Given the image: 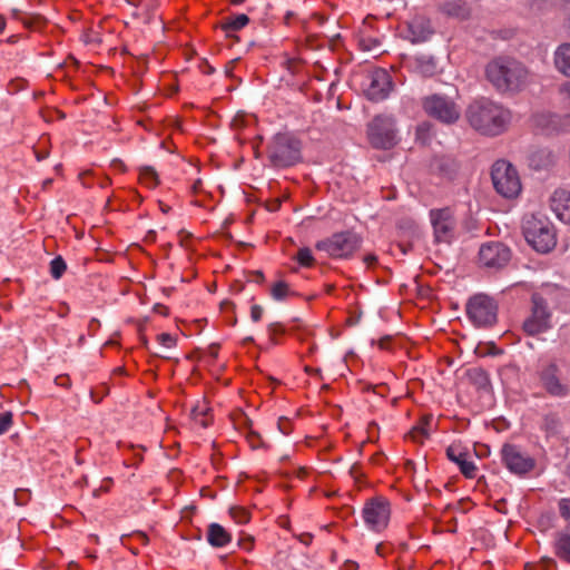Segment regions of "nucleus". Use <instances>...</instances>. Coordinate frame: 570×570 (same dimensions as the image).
<instances>
[{
	"label": "nucleus",
	"instance_id": "4c0bfd02",
	"mask_svg": "<svg viewBox=\"0 0 570 570\" xmlns=\"http://www.w3.org/2000/svg\"><path fill=\"white\" fill-rule=\"evenodd\" d=\"M297 263L303 267H311L314 264V257L309 248H299L296 254Z\"/></svg>",
	"mask_w": 570,
	"mask_h": 570
},
{
	"label": "nucleus",
	"instance_id": "dca6fc26",
	"mask_svg": "<svg viewBox=\"0 0 570 570\" xmlns=\"http://www.w3.org/2000/svg\"><path fill=\"white\" fill-rule=\"evenodd\" d=\"M511 258V250L500 242H489L483 244L479 250V262L488 268H502Z\"/></svg>",
	"mask_w": 570,
	"mask_h": 570
},
{
	"label": "nucleus",
	"instance_id": "0eeeda50",
	"mask_svg": "<svg viewBox=\"0 0 570 570\" xmlns=\"http://www.w3.org/2000/svg\"><path fill=\"white\" fill-rule=\"evenodd\" d=\"M552 313L547 299L539 293H533L530 301L529 314L522 322V330L529 336L547 332L552 327Z\"/></svg>",
	"mask_w": 570,
	"mask_h": 570
},
{
	"label": "nucleus",
	"instance_id": "052dcab7",
	"mask_svg": "<svg viewBox=\"0 0 570 570\" xmlns=\"http://www.w3.org/2000/svg\"><path fill=\"white\" fill-rule=\"evenodd\" d=\"M6 24V18L2 14H0V33L4 31Z\"/></svg>",
	"mask_w": 570,
	"mask_h": 570
},
{
	"label": "nucleus",
	"instance_id": "338daca9",
	"mask_svg": "<svg viewBox=\"0 0 570 570\" xmlns=\"http://www.w3.org/2000/svg\"><path fill=\"white\" fill-rule=\"evenodd\" d=\"M115 372H116V373H119V374H124L125 370H124V367H117V368L115 370Z\"/></svg>",
	"mask_w": 570,
	"mask_h": 570
},
{
	"label": "nucleus",
	"instance_id": "3c124183",
	"mask_svg": "<svg viewBox=\"0 0 570 570\" xmlns=\"http://www.w3.org/2000/svg\"><path fill=\"white\" fill-rule=\"evenodd\" d=\"M298 539H299V541L303 544L309 546L312 543V540H313V534H311V533H302Z\"/></svg>",
	"mask_w": 570,
	"mask_h": 570
},
{
	"label": "nucleus",
	"instance_id": "b1692460",
	"mask_svg": "<svg viewBox=\"0 0 570 570\" xmlns=\"http://www.w3.org/2000/svg\"><path fill=\"white\" fill-rule=\"evenodd\" d=\"M553 63L560 73L570 78V42H563L557 47Z\"/></svg>",
	"mask_w": 570,
	"mask_h": 570
},
{
	"label": "nucleus",
	"instance_id": "0e129e2a",
	"mask_svg": "<svg viewBox=\"0 0 570 570\" xmlns=\"http://www.w3.org/2000/svg\"><path fill=\"white\" fill-rule=\"evenodd\" d=\"M110 184H111L110 178L106 177V178H104V179L101 180V183H100V187H101V188H104V187H106V186H109Z\"/></svg>",
	"mask_w": 570,
	"mask_h": 570
},
{
	"label": "nucleus",
	"instance_id": "09e8293b",
	"mask_svg": "<svg viewBox=\"0 0 570 570\" xmlns=\"http://www.w3.org/2000/svg\"><path fill=\"white\" fill-rule=\"evenodd\" d=\"M357 569H358V564H357V562H355L353 560H346L341 567V570H357Z\"/></svg>",
	"mask_w": 570,
	"mask_h": 570
},
{
	"label": "nucleus",
	"instance_id": "423d86ee",
	"mask_svg": "<svg viewBox=\"0 0 570 570\" xmlns=\"http://www.w3.org/2000/svg\"><path fill=\"white\" fill-rule=\"evenodd\" d=\"M423 111L444 125H453L461 117V108L456 101L443 94H432L422 98Z\"/></svg>",
	"mask_w": 570,
	"mask_h": 570
},
{
	"label": "nucleus",
	"instance_id": "9d476101",
	"mask_svg": "<svg viewBox=\"0 0 570 570\" xmlns=\"http://www.w3.org/2000/svg\"><path fill=\"white\" fill-rule=\"evenodd\" d=\"M367 137L376 149H391L396 145L395 119L392 116L377 115L367 125Z\"/></svg>",
	"mask_w": 570,
	"mask_h": 570
},
{
	"label": "nucleus",
	"instance_id": "8fccbe9b",
	"mask_svg": "<svg viewBox=\"0 0 570 570\" xmlns=\"http://www.w3.org/2000/svg\"><path fill=\"white\" fill-rule=\"evenodd\" d=\"M132 535L137 538L142 544H148L149 542L147 534L142 531H136Z\"/></svg>",
	"mask_w": 570,
	"mask_h": 570
},
{
	"label": "nucleus",
	"instance_id": "a19ab883",
	"mask_svg": "<svg viewBox=\"0 0 570 570\" xmlns=\"http://www.w3.org/2000/svg\"><path fill=\"white\" fill-rule=\"evenodd\" d=\"M157 341L167 348H173L176 346V338L171 336L169 333H161L157 336Z\"/></svg>",
	"mask_w": 570,
	"mask_h": 570
},
{
	"label": "nucleus",
	"instance_id": "e2e57ef3",
	"mask_svg": "<svg viewBox=\"0 0 570 570\" xmlns=\"http://www.w3.org/2000/svg\"><path fill=\"white\" fill-rule=\"evenodd\" d=\"M214 71H215V69L212 66H209L208 63L206 65L205 69L203 70V72L206 75H212Z\"/></svg>",
	"mask_w": 570,
	"mask_h": 570
},
{
	"label": "nucleus",
	"instance_id": "f3484780",
	"mask_svg": "<svg viewBox=\"0 0 570 570\" xmlns=\"http://www.w3.org/2000/svg\"><path fill=\"white\" fill-rule=\"evenodd\" d=\"M406 38L413 43L428 41L434 33L431 20L425 16H414L406 23Z\"/></svg>",
	"mask_w": 570,
	"mask_h": 570
},
{
	"label": "nucleus",
	"instance_id": "bf43d9fd",
	"mask_svg": "<svg viewBox=\"0 0 570 570\" xmlns=\"http://www.w3.org/2000/svg\"><path fill=\"white\" fill-rule=\"evenodd\" d=\"M389 342H390V337L381 338L380 342H379V346L381 348H387Z\"/></svg>",
	"mask_w": 570,
	"mask_h": 570
},
{
	"label": "nucleus",
	"instance_id": "c756f323",
	"mask_svg": "<svg viewBox=\"0 0 570 570\" xmlns=\"http://www.w3.org/2000/svg\"><path fill=\"white\" fill-rule=\"evenodd\" d=\"M139 181L146 187L154 189L159 185V176L151 166H141L139 168Z\"/></svg>",
	"mask_w": 570,
	"mask_h": 570
},
{
	"label": "nucleus",
	"instance_id": "7ed1b4c3",
	"mask_svg": "<svg viewBox=\"0 0 570 570\" xmlns=\"http://www.w3.org/2000/svg\"><path fill=\"white\" fill-rule=\"evenodd\" d=\"M522 233L528 244L538 253L547 254L557 245L554 226L542 214H525L522 218Z\"/></svg>",
	"mask_w": 570,
	"mask_h": 570
},
{
	"label": "nucleus",
	"instance_id": "1a4fd4ad",
	"mask_svg": "<svg viewBox=\"0 0 570 570\" xmlns=\"http://www.w3.org/2000/svg\"><path fill=\"white\" fill-rule=\"evenodd\" d=\"M494 189L504 198H515L521 191V181L517 169L505 160H497L491 170Z\"/></svg>",
	"mask_w": 570,
	"mask_h": 570
},
{
	"label": "nucleus",
	"instance_id": "412c9836",
	"mask_svg": "<svg viewBox=\"0 0 570 570\" xmlns=\"http://www.w3.org/2000/svg\"><path fill=\"white\" fill-rule=\"evenodd\" d=\"M411 68L422 77H433L438 72V62L433 56L417 55L411 60Z\"/></svg>",
	"mask_w": 570,
	"mask_h": 570
},
{
	"label": "nucleus",
	"instance_id": "6e6552de",
	"mask_svg": "<svg viewBox=\"0 0 570 570\" xmlns=\"http://www.w3.org/2000/svg\"><path fill=\"white\" fill-rule=\"evenodd\" d=\"M465 309L468 318L476 327H492L498 321V304L485 294L472 296L468 301Z\"/></svg>",
	"mask_w": 570,
	"mask_h": 570
},
{
	"label": "nucleus",
	"instance_id": "f704fd0d",
	"mask_svg": "<svg viewBox=\"0 0 570 570\" xmlns=\"http://www.w3.org/2000/svg\"><path fill=\"white\" fill-rule=\"evenodd\" d=\"M66 269L67 264L61 256H57L50 262V275L55 279H59L63 275Z\"/></svg>",
	"mask_w": 570,
	"mask_h": 570
},
{
	"label": "nucleus",
	"instance_id": "f03ea898",
	"mask_svg": "<svg viewBox=\"0 0 570 570\" xmlns=\"http://www.w3.org/2000/svg\"><path fill=\"white\" fill-rule=\"evenodd\" d=\"M488 81L501 94H515L530 82L529 69L519 60L498 57L485 67Z\"/></svg>",
	"mask_w": 570,
	"mask_h": 570
},
{
	"label": "nucleus",
	"instance_id": "79ce46f5",
	"mask_svg": "<svg viewBox=\"0 0 570 570\" xmlns=\"http://www.w3.org/2000/svg\"><path fill=\"white\" fill-rule=\"evenodd\" d=\"M263 313H264V308L258 305V304H254L252 305L250 307V318L253 322H259L263 317Z\"/></svg>",
	"mask_w": 570,
	"mask_h": 570
},
{
	"label": "nucleus",
	"instance_id": "2eb2a0df",
	"mask_svg": "<svg viewBox=\"0 0 570 570\" xmlns=\"http://www.w3.org/2000/svg\"><path fill=\"white\" fill-rule=\"evenodd\" d=\"M501 460L504 466L514 474L522 475L530 472L534 465V460L522 452L514 444L505 443L501 449Z\"/></svg>",
	"mask_w": 570,
	"mask_h": 570
},
{
	"label": "nucleus",
	"instance_id": "4468645a",
	"mask_svg": "<svg viewBox=\"0 0 570 570\" xmlns=\"http://www.w3.org/2000/svg\"><path fill=\"white\" fill-rule=\"evenodd\" d=\"M430 220L436 243L450 244L454 239L456 220L453 212L449 207L431 209Z\"/></svg>",
	"mask_w": 570,
	"mask_h": 570
},
{
	"label": "nucleus",
	"instance_id": "e433bc0d",
	"mask_svg": "<svg viewBox=\"0 0 570 570\" xmlns=\"http://www.w3.org/2000/svg\"><path fill=\"white\" fill-rule=\"evenodd\" d=\"M432 131L433 125L429 121H423L416 127V139L426 144L432 136Z\"/></svg>",
	"mask_w": 570,
	"mask_h": 570
},
{
	"label": "nucleus",
	"instance_id": "58836bf2",
	"mask_svg": "<svg viewBox=\"0 0 570 570\" xmlns=\"http://www.w3.org/2000/svg\"><path fill=\"white\" fill-rule=\"evenodd\" d=\"M558 510L560 517L570 522V498H562L558 501Z\"/></svg>",
	"mask_w": 570,
	"mask_h": 570
},
{
	"label": "nucleus",
	"instance_id": "49530a36",
	"mask_svg": "<svg viewBox=\"0 0 570 570\" xmlns=\"http://www.w3.org/2000/svg\"><path fill=\"white\" fill-rule=\"evenodd\" d=\"M144 456L140 453H137L134 455V462H128L127 460L124 461L125 466H134L138 468V465L142 462Z\"/></svg>",
	"mask_w": 570,
	"mask_h": 570
},
{
	"label": "nucleus",
	"instance_id": "5701e85b",
	"mask_svg": "<svg viewBox=\"0 0 570 570\" xmlns=\"http://www.w3.org/2000/svg\"><path fill=\"white\" fill-rule=\"evenodd\" d=\"M441 11L451 18L466 20L471 14V8L466 0H451L445 2Z\"/></svg>",
	"mask_w": 570,
	"mask_h": 570
},
{
	"label": "nucleus",
	"instance_id": "cd10ccee",
	"mask_svg": "<svg viewBox=\"0 0 570 570\" xmlns=\"http://www.w3.org/2000/svg\"><path fill=\"white\" fill-rule=\"evenodd\" d=\"M432 422L431 415H424L422 416L419 422L411 429L409 432V438L417 443H423L424 440H426L430 435L429 433V425Z\"/></svg>",
	"mask_w": 570,
	"mask_h": 570
},
{
	"label": "nucleus",
	"instance_id": "7c9ffc66",
	"mask_svg": "<svg viewBox=\"0 0 570 570\" xmlns=\"http://www.w3.org/2000/svg\"><path fill=\"white\" fill-rule=\"evenodd\" d=\"M296 293L291 289L289 285L284 281L275 282L271 287V296L275 301H285Z\"/></svg>",
	"mask_w": 570,
	"mask_h": 570
},
{
	"label": "nucleus",
	"instance_id": "c85d7f7f",
	"mask_svg": "<svg viewBox=\"0 0 570 570\" xmlns=\"http://www.w3.org/2000/svg\"><path fill=\"white\" fill-rule=\"evenodd\" d=\"M561 428L562 422L557 413H548L543 416L541 429L546 432L547 438L559 435Z\"/></svg>",
	"mask_w": 570,
	"mask_h": 570
},
{
	"label": "nucleus",
	"instance_id": "a211bd4d",
	"mask_svg": "<svg viewBox=\"0 0 570 570\" xmlns=\"http://www.w3.org/2000/svg\"><path fill=\"white\" fill-rule=\"evenodd\" d=\"M446 456L450 461L454 462L460 472L468 479H474L476 476V466L473 461L469 459V452L456 444H451L446 449Z\"/></svg>",
	"mask_w": 570,
	"mask_h": 570
},
{
	"label": "nucleus",
	"instance_id": "c9c22d12",
	"mask_svg": "<svg viewBox=\"0 0 570 570\" xmlns=\"http://www.w3.org/2000/svg\"><path fill=\"white\" fill-rule=\"evenodd\" d=\"M229 514L233 520L239 524H245L250 520V513L248 510L242 507H233L229 509Z\"/></svg>",
	"mask_w": 570,
	"mask_h": 570
},
{
	"label": "nucleus",
	"instance_id": "6ab92c4d",
	"mask_svg": "<svg viewBox=\"0 0 570 570\" xmlns=\"http://www.w3.org/2000/svg\"><path fill=\"white\" fill-rule=\"evenodd\" d=\"M550 207L561 222L570 224V190L556 189L550 198Z\"/></svg>",
	"mask_w": 570,
	"mask_h": 570
},
{
	"label": "nucleus",
	"instance_id": "69168bd1",
	"mask_svg": "<svg viewBox=\"0 0 570 570\" xmlns=\"http://www.w3.org/2000/svg\"><path fill=\"white\" fill-rule=\"evenodd\" d=\"M232 4L239 6L245 2V0H230Z\"/></svg>",
	"mask_w": 570,
	"mask_h": 570
},
{
	"label": "nucleus",
	"instance_id": "ddd939ff",
	"mask_svg": "<svg viewBox=\"0 0 570 570\" xmlns=\"http://www.w3.org/2000/svg\"><path fill=\"white\" fill-rule=\"evenodd\" d=\"M540 386L553 397H567L570 394L569 384L562 379L559 366L553 363H544L537 371Z\"/></svg>",
	"mask_w": 570,
	"mask_h": 570
},
{
	"label": "nucleus",
	"instance_id": "5fc2aeb1",
	"mask_svg": "<svg viewBox=\"0 0 570 570\" xmlns=\"http://www.w3.org/2000/svg\"><path fill=\"white\" fill-rule=\"evenodd\" d=\"M56 383L61 386H68L69 385V377L68 376H58L56 379Z\"/></svg>",
	"mask_w": 570,
	"mask_h": 570
},
{
	"label": "nucleus",
	"instance_id": "37998d69",
	"mask_svg": "<svg viewBox=\"0 0 570 570\" xmlns=\"http://www.w3.org/2000/svg\"><path fill=\"white\" fill-rule=\"evenodd\" d=\"M375 551L380 557L385 558L391 553L392 547L390 543L381 542L376 546Z\"/></svg>",
	"mask_w": 570,
	"mask_h": 570
},
{
	"label": "nucleus",
	"instance_id": "ea45409f",
	"mask_svg": "<svg viewBox=\"0 0 570 570\" xmlns=\"http://www.w3.org/2000/svg\"><path fill=\"white\" fill-rule=\"evenodd\" d=\"M12 413L11 412H3L0 413V435L6 433L12 425Z\"/></svg>",
	"mask_w": 570,
	"mask_h": 570
},
{
	"label": "nucleus",
	"instance_id": "6e6d98bb",
	"mask_svg": "<svg viewBox=\"0 0 570 570\" xmlns=\"http://www.w3.org/2000/svg\"><path fill=\"white\" fill-rule=\"evenodd\" d=\"M283 423L288 424V423H289V421H288L287 419H279V421H278V428H279V430H281L284 434H287V433H288V431H287V429H286V428H283Z\"/></svg>",
	"mask_w": 570,
	"mask_h": 570
},
{
	"label": "nucleus",
	"instance_id": "a878e982",
	"mask_svg": "<svg viewBox=\"0 0 570 570\" xmlns=\"http://www.w3.org/2000/svg\"><path fill=\"white\" fill-rule=\"evenodd\" d=\"M469 382L478 390L489 391L491 381L489 373L482 367H471L466 371Z\"/></svg>",
	"mask_w": 570,
	"mask_h": 570
},
{
	"label": "nucleus",
	"instance_id": "f8f14e48",
	"mask_svg": "<svg viewBox=\"0 0 570 570\" xmlns=\"http://www.w3.org/2000/svg\"><path fill=\"white\" fill-rule=\"evenodd\" d=\"M393 87L391 75L383 68L370 70L362 82L365 97L375 102L386 99Z\"/></svg>",
	"mask_w": 570,
	"mask_h": 570
},
{
	"label": "nucleus",
	"instance_id": "9b49d317",
	"mask_svg": "<svg viewBox=\"0 0 570 570\" xmlns=\"http://www.w3.org/2000/svg\"><path fill=\"white\" fill-rule=\"evenodd\" d=\"M362 518L366 528L374 532H382L389 525L391 518V503L382 495L365 501Z\"/></svg>",
	"mask_w": 570,
	"mask_h": 570
},
{
	"label": "nucleus",
	"instance_id": "4be33fe9",
	"mask_svg": "<svg viewBox=\"0 0 570 570\" xmlns=\"http://www.w3.org/2000/svg\"><path fill=\"white\" fill-rule=\"evenodd\" d=\"M207 541L214 548H223L230 543V533L219 523H210L207 529Z\"/></svg>",
	"mask_w": 570,
	"mask_h": 570
},
{
	"label": "nucleus",
	"instance_id": "2f4dec72",
	"mask_svg": "<svg viewBox=\"0 0 570 570\" xmlns=\"http://www.w3.org/2000/svg\"><path fill=\"white\" fill-rule=\"evenodd\" d=\"M558 102L562 111L570 116V81H566L558 88Z\"/></svg>",
	"mask_w": 570,
	"mask_h": 570
},
{
	"label": "nucleus",
	"instance_id": "20e7f679",
	"mask_svg": "<svg viewBox=\"0 0 570 570\" xmlns=\"http://www.w3.org/2000/svg\"><path fill=\"white\" fill-rule=\"evenodd\" d=\"M302 141L289 132L276 134L267 146V158L272 167L284 169L302 161Z\"/></svg>",
	"mask_w": 570,
	"mask_h": 570
},
{
	"label": "nucleus",
	"instance_id": "de8ad7c7",
	"mask_svg": "<svg viewBox=\"0 0 570 570\" xmlns=\"http://www.w3.org/2000/svg\"><path fill=\"white\" fill-rule=\"evenodd\" d=\"M190 190L194 195H197L199 193H202L203 190V180L200 178L196 179L191 187H190Z\"/></svg>",
	"mask_w": 570,
	"mask_h": 570
},
{
	"label": "nucleus",
	"instance_id": "680f3d73",
	"mask_svg": "<svg viewBox=\"0 0 570 570\" xmlns=\"http://www.w3.org/2000/svg\"><path fill=\"white\" fill-rule=\"evenodd\" d=\"M100 325L99 321L97 318H91L89 323V330H92L94 327H98Z\"/></svg>",
	"mask_w": 570,
	"mask_h": 570
},
{
	"label": "nucleus",
	"instance_id": "72a5a7b5",
	"mask_svg": "<svg viewBox=\"0 0 570 570\" xmlns=\"http://www.w3.org/2000/svg\"><path fill=\"white\" fill-rule=\"evenodd\" d=\"M267 333L271 342L276 345L279 344L278 337L286 333V327L279 322H274L267 326Z\"/></svg>",
	"mask_w": 570,
	"mask_h": 570
},
{
	"label": "nucleus",
	"instance_id": "f257e3e1",
	"mask_svg": "<svg viewBox=\"0 0 570 570\" xmlns=\"http://www.w3.org/2000/svg\"><path fill=\"white\" fill-rule=\"evenodd\" d=\"M465 116L474 130L490 137L507 131L512 120V114L508 108L485 98L471 102Z\"/></svg>",
	"mask_w": 570,
	"mask_h": 570
},
{
	"label": "nucleus",
	"instance_id": "473e14b6",
	"mask_svg": "<svg viewBox=\"0 0 570 570\" xmlns=\"http://www.w3.org/2000/svg\"><path fill=\"white\" fill-rule=\"evenodd\" d=\"M82 41L86 43V45H89V46H94V47H99L101 43H102V36L101 33L99 32V30L95 29V28H89L87 29L83 33H82V37H81Z\"/></svg>",
	"mask_w": 570,
	"mask_h": 570
},
{
	"label": "nucleus",
	"instance_id": "4d7b16f0",
	"mask_svg": "<svg viewBox=\"0 0 570 570\" xmlns=\"http://www.w3.org/2000/svg\"><path fill=\"white\" fill-rule=\"evenodd\" d=\"M248 441H249V443H250V445H252L253 448H257V446H258V444L256 443V441H257V442L259 441V436H258V435H256V434H252V435L249 436Z\"/></svg>",
	"mask_w": 570,
	"mask_h": 570
},
{
	"label": "nucleus",
	"instance_id": "39448f33",
	"mask_svg": "<svg viewBox=\"0 0 570 570\" xmlns=\"http://www.w3.org/2000/svg\"><path fill=\"white\" fill-rule=\"evenodd\" d=\"M362 243L361 235L353 230H344L317 242L315 247L317 250L326 253L331 258L347 259L361 248Z\"/></svg>",
	"mask_w": 570,
	"mask_h": 570
},
{
	"label": "nucleus",
	"instance_id": "864d4df0",
	"mask_svg": "<svg viewBox=\"0 0 570 570\" xmlns=\"http://www.w3.org/2000/svg\"><path fill=\"white\" fill-rule=\"evenodd\" d=\"M206 412H207V410H206L205 407H202V409H200V407H198V406H195V407L193 409V411H191L193 416H194V419H195L196 421H198V420H199V419H198V416H200V415H205V414H206Z\"/></svg>",
	"mask_w": 570,
	"mask_h": 570
},
{
	"label": "nucleus",
	"instance_id": "13d9d810",
	"mask_svg": "<svg viewBox=\"0 0 570 570\" xmlns=\"http://www.w3.org/2000/svg\"><path fill=\"white\" fill-rule=\"evenodd\" d=\"M307 474H308V470L306 468H299L298 471H297V476L299 479L306 478Z\"/></svg>",
	"mask_w": 570,
	"mask_h": 570
},
{
	"label": "nucleus",
	"instance_id": "603ef678",
	"mask_svg": "<svg viewBox=\"0 0 570 570\" xmlns=\"http://www.w3.org/2000/svg\"><path fill=\"white\" fill-rule=\"evenodd\" d=\"M298 65H299V60H297V59L286 60L287 69L291 70L292 72H295L297 70Z\"/></svg>",
	"mask_w": 570,
	"mask_h": 570
},
{
	"label": "nucleus",
	"instance_id": "393cba45",
	"mask_svg": "<svg viewBox=\"0 0 570 570\" xmlns=\"http://www.w3.org/2000/svg\"><path fill=\"white\" fill-rule=\"evenodd\" d=\"M554 554L564 562L570 563V532L560 531L556 534L553 543Z\"/></svg>",
	"mask_w": 570,
	"mask_h": 570
},
{
	"label": "nucleus",
	"instance_id": "aec40b11",
	"mask_svg": "<svg viewBox=\"0 0 570 570\" xmlns=\"http://www.w3.org/2000/svg\"><path fill=\"white\" fill-rule=\"evenodd\" d=\"M432 168L440 176L452 180L456 176L460 165L455 158L444 155L434 158Z\"/></svg>",
	"mask_w": 570,
	"mask_h": 570
},
{
	"label": "nucleus",
	"instance_id": "774afa93",
	"mask_svg": "<svg viewBox=\"0 0 570 570\" xmlns=\"http://www.w3.org/2000/svg\"><path fill=\"white\" fill-rule=\"evenodd\" d=\"M567 475L570 478V464L567 468Z\"/></svg>",
	"mask_w": 570,
	"mask_h": 570
},
{
	"label": "nucleus",
	"instance_id": "bb28decb",
	"mask_svg": "<svg viewBox=\"0 0 570 570\" xmlns=\"http://www.w3.org/2000/svg\"><path fill=\"white\" fill-rule=\"evenodd\" d=\"M249 23V18L245 13L226 17L222 21V29L227 37H232V32L238 31Z\"/></svg>",
	"mask_w": 570,
	"mask_h": 570
},
{
	"label": "nucleus",
	"instance_id": "c03bdc74",
	"mask_svg": "<svg viewBox=\"0 0 570 570\" xmlns=\"http://www.w3.org/2000/svg\"><path fill=\"white\" fill-rule=\"evenodd\" d=\"M360 43L364 50H372V49L376 48L377 46H380V41L377 39H373V38H367V39L362 38L360 40Z\"/></svg>",
	"mask_w": 570,
	"mask_h": 570
},
{
	"label": "nucleus",
	"instance_id": "a18cd8bd",
	"mask_svg": "<svg viewBox=\"0 0 570 570\" xmlns=\"http://www.w3.org/2000/svg\"><path fill=\"white\" fill-rule=\"evenodd\" d=\"M363 262L367 268H374L379 263V258L375 254H366L363 257Z\"/></svg>",
	"mask_w": 570,
	"mask_h": 570
}]
</instances>
